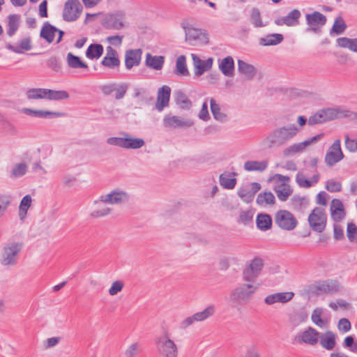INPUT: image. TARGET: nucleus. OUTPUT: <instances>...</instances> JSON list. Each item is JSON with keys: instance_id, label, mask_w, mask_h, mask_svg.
<instances>
[{"instance_id": "nucleus-54", "label": "nucleus", "mask_w": 357, "mask_h": 357, "mask_svg": "<svg viewBox=\"0 0 357 357\" xmlns=\"http://www.w3.org/2000/svg\"><path fill=\"white\" fill-rule=\"evenodd\" d=\"M27 171V166L25 163L16 164L12 169V176L20 177L24 176Z\"/></svg>"}, {"instance_id": "nucleus-38", "label": "nucleus", "mask_w": 357, "mask_h": 357, "mask_svg": "<svg viewBox=\"0 0 357 357\" xmlns=\"http://www.w3.org/2000/svg\"><path fill=\"white\" fill-rule=\"evenodd\" d=\"M283 40V36L280 33L268 34L260 38L259 43L264 46L276 45Z\"/></svg>"}, {"instance_id": "nucleus-55", "label": "nucleus", "mask_w": 357, "mask_h": 357, "mask_svg": "<svg viewBox=\"0 0 357 357\" xmlns=\"http://www.w3.org/2000/svg\"><path fill=\"white\" fill-rule=\"evenodd\" d=\"M325 188L328 191L331 192H340L342 190V184L340 182L330 179L326 181Z\"/></svg>"}, {"instance_id": "nucleus-28", "label": "nucleus", "mask_w": 357, "mask_h": 357, "mask_svg": "<svg viewBox=\"0 0 357 357\" xmlns=\"http://www.w3.org/2000/svg\"><path fill=\"white\" fill-rule=\"evenodd\" d=\"M219 69L222 73L227 77H232L234 75V61L231 56L218 60Z\"/></svg>"}, {"instance_id": "nucleus-49", "label": "nucleus", "mask_w": 357, "mask_h": 357, "mask_svg": "<svg viewBox=\"0 0 357 357\" xmlns=\"http://www.w3.org/2000/svg\"><path fill=\"white\" fill-rule=\"evenodd\" d=\"M306 22H326L327 19L322 13L314 11L305 15Z\"/></svg>"}, {"instance_id": "nucleus-46", "label": "nucleus", "mask_w": 357, "mask_h": 357, "mask_svg": "<svg viewBox=\"0 0 357 357\" xmlns=\"http://www.w3.org/2000/svg\"><path fill=\"white\" fill-rule=\"evenodd\" d=\"M211 111L213 117L220 121H223L226 119V115L220 112V107L218 103H216L215 99H210Z\"/></svg>"}, {"instance_id": "nucleus-52", "label": "nucleus", "mask_w": 357, "mask_h": 357, "mask_svg": "<svg viewBox=\"0 0 357 357\" xmlns=\"http://www.w3.org/2000/svg\"><path fill=\"white\" fill-rule=\"evenodd\" d=\"M63 115L62 112L43 110H36L35 113V117L36 118H55L63 116Z\"/></svg>"}, {"instance_id": "nucleus-1", "label": "nucleus", "mask_w": 357, "mask_h": 357, "mask_svg": "<svg viewBox=\"0 0 357 357\" xmlns=\"http://www.w3.org/2000/svg\"><path fill=\"white\" fill-rule=\"evenodd\" d=\"M298 131L299 129L295 124L278 128L264 138L262 146L266 149L283 146L293 139Z\"/></svg>"}, {"instance_id": "nucleus-62", "label": "nucleus", "mask_w": 357, "mask_h": 357, "mask_svg": "<svg viewBox=\"0 0 357 357\" xmlns=\"http://www.w3.org/2000/svg\"><path fill=\"white\" fill-rule=\"evenodd\" d=\"M238 195L245 202L250 203L253 199V193L245 188H241L238 190Z\"/></svg>"}, {"instance_id": "nucleus-5", "label": "nucleus", "mask_w": 357, "mask_h": 357, "mask_svg": "<svg viewBox=\"0 0 357 357\" xmlns=\"http://www.w3.org/2000/svg\"><path fill=\"white\" fill-rule=\"evenodd\" d=\"M264 266V259L255 257L250 260L243 270V279L246 282H254L261 275Z\"/></svg>"}, {"instance_id": "nucleus-10", "label": "nucleus", "mask_w": 357, "mask_h": 357, "mask_svg": "<svg viewBox=\"0 0 357 357\" xmlns=\"http://www.w3.org/2000/svg\"><path fill=\"white\" fill-rule=\"evenodd\" d=\"M215 312V306L213 305H208L202 311L196 312L192 316L188 317L183 319L180 324V327L182 329H186L195 322H201L208 319L213 316Z\"/></svg>"}, {"instance_id": "nucleus-32", "label": "nucleus", "mask_w": 357, "mask_h": 357, "mask_svg": "<svg viewBox=\"0 0 357 357\" xmlns=\"http://www.w3.org/2000/svg\"><path fill=\"white\" fill-rule=\"evenodd\" d=\"M256 224L259 229L261 231L268 230L272 227V218L268 214H258L256 218Z\"/></svg>"}, {"instance_id": "nucleus-43", "label": "nucleus", "mask_w": 357, "mask_h": 357, "mask_svg": "<svg viewBox=\"0 0 357 357\" xmlns=\"http://www.w3.org/2000/svg\"><path fill=\"white\" fill-rule=\"evenodd\" d=\"M275 198L271 192H260L257 198V203L260 206L272 205L275 203Z\"/></svg>"}, {"instance_id": "nucleus-41", "label": "nucleus", "mask_w": 357, "mask_h": 357, "mask_svg": "<svg viewBox=\"0 0 357 357\" xmlns=\"http://www.w3.org/2000/svg\"><path fill=\"white\" fill-rule=\"evenodd\" d=\"M175 74L178 76L189 75V71L186 65V59L184 55L179 56L176 59Z\"/></svg>"}, {"instance_id": "nucleus-4", "label": "nucleus", "mask_w": 357, "mask_h": 357, "mask_svg": "<svg viewBox=\"0 0 357 357\" xmlns=\"http://www.w3.org/2000/svg\"><path fill=\"white\" fill-rule=\"evenodd\" d=\"M258 289L254 282L243 283L236 287L230 294V299L240 303H248Z\"/></svg>"}, {"instance_id": "nucleus-64", "label": "nucleus", "mask_w": 357, "mask_h": 357, "mask_svg": "<svg viewBox=\"0 0 357 357\" xmlns=\"http://www.w3.org/2000/svg\"><path fill=\"white\" fill-rule=\"evenodd\" d=\"M0 123L7 131L15 132V127L3 115L0 114Z\"/></svg>"}, {"instance_id": "nucleus-31", "label": "nucleus", "mask_w": 357, "mask_h": 357, "mask_svg": "<svg viewBox=\"0 0 357 357\" xmlns=\"http://www.w3.org/2000/svg\"><path fill=\"white\" fill-rule=\"evenodd\" d=\"M165 62V57L162 56H152L148 53L146 56V64L154 70H161Z\"/></svg>"}, {"instance_id": "nucleus-45", "label": "nucleus", "mask_w": 357, "mask_h": 357, "mask_svg": "<svg viewBox=\"0 0 357 357\" xmlns=\"http://www.w3.org/2000/svg\"><path fill=\"white\" fill-rule=\"evenodd\" d=\"M69 94L66 91L59 90L55 91L52 89H47L46 99L54 100H61L68 99Z\"/></svg>"}, {"instance_id": "nucleus-3", "label": "nucleus", "mask_w": 357, "mask_h": 357, "mask_svg": "<svg viewBox=\"0 0 357 357\" xmlns=\"http://www.w3.org/2000/svg\"><path fill=\"white\" fill-rule=\"evenodd\" d=\"M24 247L22 242H8L2 248L1 264L13 266L17 263L18 255Z\"/></svg>"}, {"instance_id": "nucleus-33", "label": "nucleus", "mask_w": 357, "mask_h": 357, "mask_svg": "<svg viewBox=\"0 0 357 357\" xmlns=\"http://www.w3.org/2000/svg\"><path fill=\"white\" fill-rule=\"evenodd\" d=\"M59 31L55 26H52L50 24H45L40 31V37L45 39L47 43H51L53 42L55 33Z\"/></svg>"}, {"instance_id": "nucleus-25", "label": "nucleus", "mask_w": 357, "mask_h": 357, "mask_svg": "<svg viewBox=\"0 0 357 357\" xmlns=\"http://www.w3.org/2000/svg\"><path fill=\"white\" fill-rule=\"evenodd\" d=\"M320 345L326 350H332L336 344V335L331 331L320 333L319 340Z\"/></svg>"}, {"instance_id": "nucleus-34", "label": "nucleus", "mask_w": 357, "mask_h": 357, "mask_svg": "<svg viewBox=\"0 0 357 357\" xmlns=\"http://www.w3.org/2000/svg\"><path fill=\"white\" fill-rule=\"evenodd\" d=\"M268 161L249 160L244 163V169L248 172L258 171L263 172L268 167Z\"/></svg>"}, {"instance_id": "nucleus-50", "label": "nucleus", "mask_w": 357, "mask_h": 357, "mask_svg": "<svg viewBox=\"0 0 357 357\" xmlns=\"http://www.w3.org/2000/svg\"><path fill=\"white\" fill-rule=\"evenodd\" d=\"M103 66L110 69L118 68L120 65V61L118 57L105 56L101 61Z\"/></svg>"}, {"instance_id": "nucleus-12", "label": "nucleus", "mask_w": 357, "mask_h": 357, "mask_svg": "<svg viewBox=\"0 0 357 357\" xmlns=\"http://www.w3.org/2000/svg\"><path fill=\"white\" fill-rule=\"evenodd\" d=\"M310 290L317 295L332 294L337 292L340 289L338 282L332 280H327L317 282L309 287Z\"/></svg>"}, {"instance_id": "nucleus-40", "label": "nucleus", "mask_w": 357, "mask_h": 357, "mask_svg": "<svg viewBox=\"0 0 357 357\" xmlns=\"http://www.w3.org/2000/svg\"><path fill=\"white\" fill-rule=\"evenodd\" d=\"M233 176L230 174H222L220 176V184L225 189H233L236 184V179L234 177L236 174H232Z\"/></svg>"}, {"instance_id": "nucleus-47", "label": "nucleus", "mask_w": 357, "mask_h": 357, "mask_svg": "<svg viewBox=\"0 0 357 357\" xmlns=\"http://www.w3.org/2000/svg\"><path fill=\"white\" fill-rule=\"evenodd\" d=\"M125 287V282L121 280H116L112 282L111 287L108 289L110 296H114L120 293Z\"/></svg>"}, {"instance_id": "nucleus-22", "label": "nucleus", "mask_w": 357, "mask_h": 357, "mask_svg": "<svg viewBox=\"0 0 357 357\" xmlns=\"http://www.w3.org/2000/svg\"><path fill=\"white\" fill-rule=\"evenodd\" d=\"M170 94L171 89L167 85H164L158 89L155 103V107L158 111H162L169 105Z\"/></svg>"}, {"instance_id": "nucleus-19", "label": "nucleus", "mask_w": 357, "mask_h": 357, "mask_svg": "<svg viewBox=\"0 0 357 357\" xmlns=\"http://www.w3.org/2000/svg\"><path fill=\"white\" fill-rule=\"evenodd\" d=\"M321 114L324 115L325 122L332 121L337 119H342L351 116L352 112L348 109L337 107V108H327L321 110Z\"/></svg>"}, {"instance_id": "nucleus-51", "label": "nucleus", "mask_w": 357, "mask_h": 357, "mask_svg": "<svg viewBox=\"0 0 357 357\" xmlns=\"http://www.w3.org/2000/svg\"><path fill=\"white\" fill-rule=\"evenodd\" d=\"M140 352V344L135 342L131 344L124 351L126 357H135Z\"/></svg>"}, {"instance_id": "nucleus-36", "label": "nucleus", "mask_w": 357, "mask_h": 357, "mask_svg": "<svg viewBox=\"0 0 357 357\" xmlns=\"http://www.w3.org/2000/svg\"><path fill=\"white\" fill-rule=\"evenodd\" d=\"M323 310L317 307L314 309L311 315L312 321L321 328H327L328 326V321L321 317Z\"/></svg>"}, {"instance_id": "nucleus-60", "label": "nucleus", "mask_w": 357, "mask_h": 357, "mask_svg": "<svg viewBox=\"0 0 357 357\" xmlns=\"http://www.w3.org/2000/svg\"><path fill=\"white\" fill-rule=\"evenodd\" d=\"M46 64L48 68L58 72L61 69V63L59 59L56 56H52L47 60Z\"/></svg>"}, {"instance_id": "nucleus-2", "label": "nucleus", "mask_w": 357, "mask_h": 357, "mask_svg": "<svg viewBox=\"0 0 357 357\" xmlns=\"http://www.w3.org/2000/svg\"><path fill=\"white\" fill-rule=\"evenodd\" d=\"M155 344L160 357H178V348L170 333L165 330L155 339Z\"/></svg>"}, {"instance_id": "nucleus-35", "label": "nucleus", "mask_w": 357, "mask_h": 357, "mask_svg": "<svg viewBox=\"0 0 357 357\" xmlns=\"http://www.w3.org/2000/svg\"><path fill=\"white\" fill-rule=\"evenodd\" d=\"M238 70L244 75L248 79H252L256 74L255 68L244 61L238 60Z\"/></svg>"}, {"instance_id": "nucleus-58", "label": "nucleus", "mask_w": 357, "mask_h": 357, "mask_svg": "<svg viewBox=\"0 0 357 357\" xmlns=\"http://www.w3.org/2000/svg\"><path fill=\"white\" fill-rule=\"evenodd\" d=\"M103 47L100 44H91V59L99 58L102 54Z\"/></svg>"}, {"instance_id": "nucleus-14", "label": "nucleus", "mask_w": 357, "mask_h": 357, "mask_svg": "<svg viewBox=\"0 0 357 357\" xmlns=\"http://www.w3.org/2000/svg\"><path fill=\"white\" fill-rule=\"evenodd\" d=\"M343 158L344 154L341 149L340 140L336 139L326 152L325 162L328 166L331 167L342 160Z\"/></svg>"}, {"instance_id": "nucleus-13", "label": "nucleus", "mask_w": 357, "mask_h": 357, "mask_svg": "<svg viewBox=\"0 0 357 357\" xmlns=\"http://www.w3.org/2000/svg\"><path fill=\"white\" fill-rule=\"evenodd\" d=\"M275 177L278 179V183L275 185L274 190L278 199L284 202L292 194V189L288 184L289 178L281 174H275Z\"/></svg>"}, {"instance_id": "nucleus-23", "label": "nucleus", "mask_w": 357, "mask_h": 357, "mask_svg": "<svg viewBox=\"0 0 357 357\" xmlns=\"http://www.w3.org/2000/svg\"><path fill=\"white\" fill-rule=\"evenodd\" d=\"M193 64L195 68V74L202 75L204 72L209 70L213 66V58H208L205 61L200 59L196 54H192Z\"/></svg>"}, {"instance_id": "nucleus-9", "label": "nucleus", "mask_w": 357, "mask_h": 357, "mask_svg": "<svg viewBox=\"0 0 357 357\" xmlns=\"http://www.w3.org/2000/svg\"><path fill=\"white\" fill-rule=\"evenodd\" d=\"M275 222L283 230L291 231L298 225V220L292 213L287 210H280L275 215Z\"/></svg>"}, {"instance_id": "nucleus-16", "label": "nucleus", "mask_w": 357, "mask_h": 357, "mask_svg": "<svg viewBox=\"0 0 357 357\" xmlns=\"http://www.w3.org/2000/svg\"><path fill=\"white\" fill-rule=\"evenodd\" d=\"M324 136L323 133L317 135L308 139H306L302 142L294 144L283 150V155L284 156H290L294 155L296 153H300L305 150V149L312 144L313 143H316L319 140H320Z\"/></svg>"}, {"instance_id": "nucleus-26", "label": "nucleus", "mask_w": 357, "mask_h": 357, "mask_svg": "<svg viewBox=\"0 0 357 357\" xmlns=\"http://www.w3.org/2000/svg\"><path fill=\"white\" fill-rule=\"evenodd\" d=\"M107 202H105L102 196L99 201L94 202V208L91 215L96 218L107 215L112 211V208L107 206Z\"/></svg>"}, {"instance_id": "nucleus-39", "label": "nucleus", "mask_w": 357, "mask_h": 357, "mask_svg": "<svg viewBox=\"0 0 357 357\" xmlns=\"http://www.w3.org/2000/svg\"><path fill=\"white\" fill-rule=\"evenodd\" d=\"M337 43L339 47L347 48L349 50L357 52V38H349L346 37L339 38L337 39Z\"/></svg>"}, {"instance_id": "nucleus-44", "label": "nucleus", "mask_w": 357, "mask_h": 357, "mask_svg": "<svg viewBox=\"0 0 357 357\" xmlns=\"http://www.w3.org/2000/svg\"><path fill=\"white\" fill-rule=\"evenodd\" d=\"M66 59L70 68H86L88 67L87 64L82 62L79 56L74 55L71 52L68 53Z\"/></svg>"}, {"instance_id": "nucleus-48", "label": "nucleus", "mask_w": 357, "mask_h": 357, "mask_svg": "<svg viewBox=\"0 0 357 357\" xmlns=\"http://www.w3.org/2000/svg\"><path fill=\"white\" fill-rule=\"evenodd\" d=\"M11 204L10 195L0 194V218L5 214Z\"/></svg>"}, {"instance_id": "nucleus-17", "label": "nucleus", "mask_w": 357, "mask_h": 357, "mask_svg": "<svg viewBox=\"0 0 357 357\" xmlns=\"http://www.w3.org/2000/svg\"><path fill=\"white\" fill-rule=\"evenodd\" d=\"M164 126L167 128L190 127L193 123L190 119H185L178 116L166 115L163 119Z\"/></svg>"}, {"instance_id": "nucleus-61", "label": "nucleus", "mask_w": 357, "mask_h": 357, "mask_svg": "<svg viewBox=\"0 0 357 357\" xmlns=\"http://www.w3.org/2000/svg\"><path fill=\"white\" fill-rule=\"evenodd\" d=\"M17 46L18 47V50H20V54L23 53L24 51H28L31 50L32 45L31 44V38L26 37L22 39L20 41V45Z\"/></svg>"}, {"instance_id": "nucleus-42", "label": "nucleus", "mask_w": 357, "mask_h": 357, "mask_svg": "<svg viewBox=\"0 0 357 357\" xmlns=\"http://www.w3.org/2000/svg\"><path fill=\"white\" fill-rule=\"evenodd\" d=\"M47 89L42 88H32L27 90L26 96L28 100L46 99Z\"/></svg>"}, {"instance_id": "nucleus-8", "label": "nucleus", "mask_w": 357, "mask_h": 357, "mask_svg": "<svg viewBox=\"0 0 357 357\" xmlns=\"http://www.w3.org/2000/svg\"><path fill=\"white\" fill-rule=\"evenodd\" d=\"M320 333L315 328L309 326L304 331L298 333L293 337V343L315 346L319 342Z\"/></svg>"}, {"instance_id": "nucleus-11", "label": "nucleus", "mask_w": 357, "mask_h": 357, "mask_svg": "<svg viewBox=\"0 0 357 357\" xmlns=\"http://www.w3.org/2000/svg\"><path fill=\"white\" fill-rule=\"evenodd\" d=\"M83 6L79 0H67L64 3L62 16L66 22L76 21L81 15Z\"/></svg>"}, {"instance_id": "nucleus-29", "label": "nucleus", "mask_w": 357, "mask_h": 357, "mask_svg": "<svg viewBox=\"0 0 357 357\" xmlns=\"http://www.w3.org/2000/svg\"><path fill=\"white\" fill-rule=\"evenodd\" d=\"M32 198L31 195H25L21 200L19 206L18 215L20 220L24 222L28 213V210L31 206Z\"/></svg>"}, {"instance_id": "nucleus-59", "label": "nucleus", "mask_w": 357, "mask_h": 357, "mask_svg": "<svg viewBox=\"0 0 357 357\" xmlns=\"http://www.w3.org/2000/svg\"><path fill=\"white\" fill-rule=\"evenodd\" d=\"M347 236L351 242H353L357 236V227L352 222L347 225Z\"/></svg>"}, {"instance_id": "nucleus-7", "label": "nucleus", "mask_w": 357, "mask_h": 357, "mask_svg": "<svg viewBox=\"0 0 357 357\" xmlns=\"http://www.w3.org/2000/svg\"><path fill=\"white\" fill-rule=\"evenodd\" d=\"M308 223L310 228L317 232H322L326 227L327 215L325 209L315 207L308 216Z\"/></svg>"}, {"instance_id": "nucleus-27", "label": "nucleus", "mask_w": 357, "mask_h": 357, "mask_svg": "<svg viewBox=\"0 0 357 357\" xmlns=\"http://www.w3.org/2000/svg\"><path fill=\"white\" fill-rule=\"evenodd\" d=\"M142 56V50H130L126 52L125 63L128 69H130L135 66H138L140 63Z\"/></svg>"}, {"instance_id": "nucleus-56", "label": "nucleus", "mask_w": 357, "mask_h": 357, "mask_svg": "<svg viewBox=\"0 0 357 357\" xmlns=\"http://www.w3.org/2000/svg\"><path fill=\"white\" fill-rule=\"evenodd\" d=\"M301 15V12L298 9H294L288 13V15L282 19V22H296Z\"/></svg>"}, {"instance_id": "nucleus-53", "label": "nucleus", "mask_w": 357, "mask_h": 357, "mask_svg": "<svg viewBox=\"0 0 357 357\" xmlns=\"http://www.w3.org/2000/svg\"><path fill=\"white\" fill-rule=\"evenodd\" d=\"M342 345L351 352L357 354V342L354 340L352 336H347L344 340Z\"/></svg>"}, {"instance_id": "nucleus-15", "label": "nucleus", "mask_w": 357, "mask_h": 357, "mask_svg": "<svg viewBox=\"0 0 357 357\" xmlns=\"http://www.w3.org/2000/svg\"><path fill=\"white\" fill-rule=\"evenodd\" d=\"M91 22L100 20V22H123L126 20V13L123 10H115L109 13H91Z\"/></svg>"}, {"instance_id": "nucleus-24", "label": "nucleus", "mask_w": 357, "mask_h": 357, "mask_svg": "<svg viewBox=\"0 0 357 357\" xmlns=\"http://www.w3.org/2000/svg\"><path fill=\"white\" fill-rule=\"evenodd\" d=\"M331 215L332 219L337 222H340L344 218L346 213L344 205L340 199H333L331 201Z\"/></svg>"}, {"instance_id": "nucleus-20", "label": "nucleus", "mask_w": 357, "mask_h": 357, "mask_svg": "<svg viewBox=\"0 0 357 357\" xmlns=\"http://www.w3.org/2000/svg\"><path fill=\"white\" fill-rule=\"evenodd\" d=\"M294 296L292 291L278 292L267 295L264 298V303L268 305H272L278 303H286L290 301Z\"/></svg>"}, {"instance_id": "nucleus-57", "label": "nucleus", "mask_w": 357, "mask_h": 357, "mask_svg": "<svg viewBox=\"0 0 357 357\" xmlns=\"http://www.w3.org/2000/svg\"><path fill=\"white\" fill-rule=\"evenodd\" d=\"M345 147L346 149L351 153H355L357 151V139H351L349 137V135H345Z\"/></svg>"}, {"instance_id": "nucleus-6", "label": "nucleus", "mask_w": 357, "mask_h": 357, "mask_svg": "<svg viewBox=\"0 0 357 357\" xmlns=\"http://www.w3.org/2000/svg\"><path fill=\"white\" fill-rule=\"evenodd\" d=\"M195 24H186L183 26L185 33V40L191 45L207 44L208 35L206 31L195 26Z\"/></svg>"}, {"instance_id": "nucleus-18", "label": "nucleus", "mask_w": 357, "mask_h": 357, "mask_svg": "<svg viewBox=\"0 0 357 357\" xmlns=\"http://www.w3.org/2000/svg\"><path fill=\"white\" fill-rule=\"evenodd\" d=\"M105 202L111 204H121L128 201L129 195L124 190L116 189L109 193L102 195Z\"/></svg>"}, {"instance_id": "nucleus-30", "label": "nucleus", "mask_w": 357, "mask_h": 357, "mask_svg": "<svg viewBox=\"0 0 357 357\" xmlns=\"http://www.w3.org/2000/svg\"><path fill=\"white\" fill-rule=\"evenodd\" d=\"M319 180V175L318 174H314L311 180L306 178L302 172H298L296 176V181L301 188H309L312 184L318 183Z\"/></svg>"}, {"instance_id": "nucleus-21", "label": "nucleus", "mask_w": 357, "mask_h": 357, "mask_svg": "<svg viewBox=\"0 0 357 357\" xmlns=\"http://www.w3.org/2000/svg\"><path fill=\"white\" fill-rule=\"evenodd\" d=\"M307 317L308 314L305 310H296L289 314L288 317V326L291 330H294L300 325L304 324L307 321Z\"/></svg>"}, {"instance_id": "nucleus-37", "label": "nucleus", "mask_w": 357, "mask_h": 357, "mask_svg": "<svg viewBox=\"0 0 357 357\" xmlns=\"http://www.w3.org/2000/svg\"><path fill=\"white\" fill-rule=\"evenodd\" d=\"M123 149H136L142 147L144 142L142 139L131 137L128 134H124Z\"/></svg>"}, {"instance_id": "nucleus-63", "label": "nucleus", "mask_w": 357, "mask_h": 357, "mask_svg": "<svg viewBox=\"0 0 357 357\" xmlns=\"http://www.w3.org/2000/svg\"><path fill=\"white\" fill-rule=\"evenodd\" d=\"M325 122L324 119V115L321 114V110L319 111L314 115L310 116L308 119V124L309 125H314L318 123H321Z\"/></svg>"}]
</instances>
